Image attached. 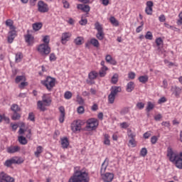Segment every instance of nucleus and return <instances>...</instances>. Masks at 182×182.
Segmentation results:
<instances>
[{
  "label": "nucleus",
  "instance_id": "obj_42",
  "mask_svg": "<svg viewBox=\"0 0 182 182\" xmlns=\"http://www.w3.org/2000/svg\"><path fill=\"white\" fill-rule=\"evenodd\" d=\"M85 17L83 16H81V20L79 21L80 25L82 26H85L87 25V19L84 18Z\"/></svg>",
  "mask_w": 182,
  "mask_h": 182
},
{
  "label": "nucleus",
  "instance_id": "obj_52",
  "mask_svg": "<svg viewBox=\"0 0 182 182\" xmlns=\"http://www.w3.org/2000/svg\"><path fill=\"white\" fill-rule=\"evenodd\" d=\"M136 107L139 109V110H141L142 109H144V103L143 102H138L136 104Z\"/></svg>",
  "mask_w": 182,
  "mask_h": 182
},
{
  "label": "nucleus",
  "instance_id": "obj_54",
  "mask_svg": "<svg viewBox=\"0 0 182 182\" xmlns=\"http://www.w3.org/2000/svg\"><path fill=\"white\" fill-rule=\"evenodd\" d=\"M129 144L132 146V147H136V140L134 139H130L129 141Z\"/></svg>",
  "mask_w": 182,
  "mask_h": 182
},
{
  "label": "nucleus",
  "instance_id": "obj_19",
  "mask_svg": "<svg viewBox=\"0 0 182 182\" xmlns=\"http://www.w3.org/2000/svg\"><path fill=\"white\" fill-rule=\"evenodd\" d=\"M21 150V148L18 146H11L7 148V153H9L10 154H12L14 153H16Z\"/></svg>",
  "mask_w": 182,
  "mask_h": 182
},
{
  "label": "nucleus",
  "instance_id": "obj_59",
  "mask_svg": "<svg viewBox=\"0 0 182 182\" xmlns=\"http://www.w3.org/2000/svg\"><path fill=\"white\" fill-rule=\"evenodd\" d=\"M25 86H28V82H21V84L18 85V87L20 89H23L25 87Z\"/></svg>",
  "mask_w": 182,
  "mask_h": 182
},
{
  "label": "nucleus",
  "instance_id": "obj_51",
  "mask_svg": "<svg viewBox=\"0 0 182 182\" xmlns=\"http://www.w3.org/2000/svg\"><path fill=\"white\" fill-rule=\"evenodd\" d=\"M28 120H31V122H35V114H33V112H30L28 114Z\"/></svg>",
  "mask_w": 182,
  "mask_h": 182
},
{
  "label": "nucleus",
  "instance_id": "obj_60",
  "mask_svg": "<svg viewBox=\"0 0 182 182\" xmlns=\"http://www.w3.org/2000/svg\"><path fill=\"white\" fill-rule=\"evenodd\" d=\"M120 126L122 129H127V127H129V124H127V122H122L120 124Z\"/></svg>",
  "mask_w": 182,
  "mask_h": 182
},
{
  "label": "nucleus",
  "instance_id": "obj_30",
  "mask_svg": "<svg viewBox=\"0 0 182 182\" xmlns=\"http://www.w3.org/2000/svg\"><path fill=\"white\" fill-rule=\"evenodd\" d=\"M116 99V95L114 94H112V92H110L108 95V102L110 105H113L114 103V100Z\"/></svg>",
  "mask_w": 182,
  "mask_h": 182
},
{
  "label": "nucleus",
  "instance_id": "obj_34",
  "mask_svg": "<svg viewBox=\"0 0 182 182\" xmlns=\"http://www.w3.org/2000/svg\"><path fill=\"white\" fill-rule=\"evenodd\" d=\"M97 75L98 74L96 71H92L88 74V77L90 80H95V79L97 77Z\"/></svg>",
  "mask_w": 182,
  "mask_h": 182
},
{
  "label": "nucleus",
  "instance_id": "obj_57",
  "mask_svg": "<svg viewBox=\"0 0 182 182\" xmlns=\"http://www.w3.org/2000/svg\"><path fill=\"white\" fill-rule=\"evenodd\" d=\"M157 140L158 139H157V136H154L151 138V142L152 144H156V143H157Z\"/></svg>",
  "mask_w": 182,
  "mask_h": 182
},
{
  "label": "nucleus",
  "instance_id": "obj_13",
  "mask_svg": "<svg viewBox=\"0 0 182 182\" xmlns=\"http://www.w3.org/2000/svg\"><path fill=\"white\" fill-rule=\"evenodd\" d=\"M145 12L147 15H152L153 14V1H149L146 2V7Z\"/></svg>",
  "mask_w": 182,
  "mask_h": 182
},
{
  "label": "nucleus",
  "instance_id": "obj_46",
  "mask_svg": "<svg viewBox=\"0 0 182 182\" xmlns=\"http://www.w3.org/2000/svg\"><path fill=\"white\" fill-rule=\"evenodd\" d=\"M140 155L142 156V157H146V156H147V149L146 148H142L141 149V151H140Z\"/></svg>",
  "mask_w": 182,
  "mask_h": 182
},
{
  "label": "nucleus",
  "instance_id": "obj_23",
  "mask_svg": "<svg viewBox=\"0 0 182 182\" xmlns=\"http://www.w3.org/2000/svg\"><path fill=\"white\" fill-rule=\"evenodd\" d=\"M107 166H109V163L106 162V159H105L101 166V169H100L101 176H103V174L106 173V168H107Z\"/></svg>",
  "mask_w": 182,
  "mask_h": 182
},
{
  "label": "nucleus",
  "instance_id": "obj_17",
  "mask_svg": "<svg viewBox=\"0 0 182 182\" xmlns=\"http://www.w3.org/2000/svg\"><path fill=\"white\" fill-rule=\"evenodd\" d=\"M173 163L177 168L182 169V152L180 153L179 157Z\"/></svg>",
  "mask_w": 182,
  "mask_h": 182
},
{
  "label": "nucleus",
  "instance_id": "obj_26",
  "mask_svg": "<svg viewBox=\"0 0 182 182\" xmlns=\"http://www.w3.org/2000/svg\"><path fill=\"white\" fill-rule=\"evenodd\" d=\"M61 146L63 149H68L69 147V140L68 138L65 137L61 139Z\"/></svg>",
  "mask_w": 182,
  "mask_h": 182
},
{
  "label": "nucleus",
  "instance_id": "obj_64",
  "mask_svg": "<svg viewBox=\"0 0 182 182\" xmlns=\"http://www.w3.org/2000/svg\"><path fill=\"white\" fill-rule=\"evenodd\" d=\"M161 117H163V116H161V114H159L154 117V119L156 122H159L161 119Z\"/></svg>",
  "mask_w": 182,
  "mask_h": 182
},
{
  "label": "nucleus",
  "instance_id": "obj_5",
  "mask_svg": "<svg viewBox=\"0 0 182 182\" xmlns=\"http://www.w3.org/2000/svg\"><path fill=\"white\" fill-rule=\"evenodd\" d=\"M38 50L41 56H47V55L50 53V48L49 47V45L45 43L38 46Z\"/></svg>",
  "mask_w": 182,
  "mask_h": 182
},
{
  "label": "nucleus",
  "instance_id": "obj_47",
  "mask_svg": "<svg viewBox=\"0 0 182 182\" xmlns=\"http://www.w3.org/2000/svg\"><path fill=\"white\" fill-rule=\"evenodd\" d=\"M77 112L79 114H83L85 113V107H83V106L78 107Z\"/></svg>",
  "mask_w": 182,
  "mask_h": 182
},
{
  "label": "nucleus",
  "instance_id": "obj_45",
  "mask_svg": "<svg viewBox=\"0 0 182 182\" xmlns=\"http://www.w3.org/2000/svg\"><path fill=\"white\" fill-rule=\"evenodd\" d=\"M145 38L149 41H151L153 39V34L151 33V31H147L145 35Z\"/></svg>",
  "mask_w": 182,
  "mask_h": 182
},
{
  "label": "nucleus",
  "instance_id": "obj_44",
  "mask_svg": "<svg viewBox=\"0 0 182 182\" xmlns=\"http://www.w3.org/2000/svg\"><path fill=\"white\" fill-rule=\"evenodd\" d=\"M72 93L70 91H67L65 92L64 94V97L65 99H66L67 100H69V99H72Z\"/></svg>",
  "mask_w": 182,
  "mask_h": 182
},
{
  "label": "nucleus",
  "instance_id": "obj_3",
  "mask_svg": "<svg viewBox=\"0 0 182 182\" xmlns=\"http://www.w3.org/2000/svg\"><path fill=\"white\" fill-rule=\"evenodd\" d=\"M42 85L46 86V89L50 92L56 83V78L48 76L46 77V80L41 81Z\"/></svg>",
  "mask_w": 182,
  "mask_h": 182
},
{
  "label": "nucleus",
  "instance_id": "obj_21",
  "mask_svg": "<svg viewBox=\"0 0 182 182\" xmlns=\"http://www.w3.org/2000/svg\"><path fill=\"white\" fill-rule=\"evenodd\" d=\"M171 90L176 97H178L180 96V93H181V89H180V87H172Z\"/></svg>",
  "mask_w": 182,
  "mask_h": 182
},
{
  "label": "nucleus",
  "instance_id": "obj_31",
  "mask_svg": "<svg viewBox=\"0 0 182 182\" xmlns=\"http://www.w3.org/2000/svg\"><path fill=\"white\" fill-rule=\"evenodd\" d=\"M91 45H92V46H94V48H99V46H100V44L99 43V41H97V39L93 38H91L90 41Z\"/></svg>",
  "mask_w": 182,
  "mask_h": 182
},
{
  "label": "nucleus",
  "instance_id": "obj_16",
  "mask_svg": "<svg viewBox=\"0 0 182 182\" xmlns=\"http://www.w3.org/2000/svg\"><path fill=\"white\" fill-rule=\"evenodd\" d=\"M72 36V34L69 32L67 33H63L61 36V42L64 45L68 41H69V38Z\"/></svg>",
  "mask_w": 182,
  "mask_h": 182
},
{
  "label": "nucleus",
  "instance_id": "obj_33",
  "mask_svg": "<svg viewBox=\"0 0 182 182\" xmlns=\"http://www.w3.org/2000/svg\"><path fill=\"white\" fill-rule=\"evenodd\" d=\"M6 26H9L10 29H16V28H15V26H14V21H12L11 19H8L6 21Z\"/></svg>",
  "mask_w": 182,
  "mask_h": 182
},
{
  "label": "nucleus",
  "instance_id": "obj_7",
  "mask_svg": "<svg viewBox=\"0 0 182 182\" xmlns=\"http://www.w3.org/2000/svg\"><path fill=\"white\" fill-rule=\"evenodd\" d=\"M167 157H168L169 161H171V163H174L176 159L180 157V155L174 153V151H173V149L168 147L167 150Z\"/></svg>",
  "mask_w": 182,
  "mask_h": 182
},
{
  "label": "nucleus",
  "instance_id": "obj_38",
  "mask_svg": "<svg viewBox=\"0 0 182 182\" xmlns=\"http://www.w3.org/2000/svg\"><path fill=\"white\" fill-rule=\"evenodd\" d=\"M153 109H154V104L151 103V102H148L146 108V112L149 113V112L153 110Z\"/></svg>",
  "mask_w": 182,
  "mask_h": 182
},
{
  "label": "nucleus",
  "instance_id": "obj_50",
  "mask_svg": "<svg viewBox=\"0 0 182 182\" xmlns=\"http://www.w3.org/2000/svg\"><path fill=\"white\" fill-rule=\"evenodd\" d=\"M127 136L129 139H134V137H136V134H134L132 130L128 131Z\"/></svg>",
  "mask_w": 182,
  "mask_h": 182
},
{
  "label": "nucleus",
  "instance_id": "obj_62",
  "mask_svg": "<svg viewBox=\"0 0 182 182\" xmlns=\"http://www.w3.org/2000/svg\"><path fill=\"white\" fill-rule=\"evenodd\" d=\"M99 75L100 77H105V76H106V71H105L104 70H101L99 73Z\"/></svg>",
  "mask_w": 182,
  "mask_h": 182
},
{
  "label": "nucleus",
  "instance_id": "obj_15",
  "mask_svg": "<svg viewBox=\"0 0 182 182\" xmlns=\"http://www.w3.org/2000/svg\"><path fill=\"white\" fill-rule=\"evenodd\" d=\"M77 9L82 11V12H85L86 14H89L90 12V6L86 4H77Z\"/></svg>",
  "mask_w": 182,
  "mask_h": 182
},
{
  "label": "nucleus",
  "instance_id": "obj_10",
  "mask_svg": "<svg viewBox=\"0 0 182 182\" xmlns=\"http://www.w3.org/2000/svg\"><path fill=\"white\" fill-rule=\"evenodd\" d=\"M21 163H23V161L21 160V159H16L15 158H11L5 161L4 166L6 167H11L12 164H21Z\"/></svg>",
  "mask_w": 182,
  "mask_h": 182
},
{
  "label": "nucleus",
  "instance_id": "obj_49",
  "mask_svg": "<svg viewBox=\"0 0 182 182\" xmlns=\"http://www.w3.org/2000/svg\"><path fill=\"white\" fill-rule=\"evenodd\" d=\"M129 112V107H124L121 110L120 114H122V115L127 114Z\"/></svg>",
  "mask_w": 182,
  "mask_h": 182
},
{
  "label": "nucleus",
  "instance_id": "obj_58",
  "mask_svg": "<svg viewBox=\"0 0 182 182\" xmlns=\"http://www.w3.org/2000/svg\"><path fill=\"white\" fill-rule=\"evenodd\" d=\"M63 4L64 8H65L66 9H68L70 6L69 2H68V1L63 0Z\"/></svg>",
  "mask_w": 182,
  "mask_h": 182
},
{
  "label": "nucleus",
  "instance_id": "obj_4",
  "mask_svg": "<svg viewBox=\"0 0 182 182\" xmlns=\"http://www.w3.org/2000/svg\"><path fill=\"white\" fill-rule=\"evenodd\" d=\"M86 129L87 130H95L97 126H99V120L96 118H90L86 122Z\"/></svg>",
  "mask_w": 182,
  "mask_h": 182
},
{
  "label": "nucleus",
  "instance_id": "obj_43",
  "mask_svg": "<svg viewBox=\"0 0 182 182\" xmlns=\"http://www.w3.org/2000/svg\"><path fill=\"white\" fill-rule=\"evenodd\" d=\"M109 21L114 26H119V21L114 16L111 17Z\"/></svg>",
  "mask_w": 182,
  "mask_h": 182
},
{
  "label": "nucleus",
  "instance_id": "obj_56",
  "mask_svg": "<svg viewBox=\"0 0 182 182\" xmlns=\"http://www.w3.org/2000/svg\"><path fill=\"white\" fill-rule=\"evenodd\" d=\"M166 102H167V99L165 97H162L159 100L158 103L161 105V103H166Z\"/></svg>",
  "mask_w": 182,
  "mask_h": 182
},
{
  "label": "nucleus",
  "instance_id": "obj_18",
  "mask_svg": "<svg viewBox=\"0 0 182 182\" xmlns=\"http://www.w3.org/2000/svg\"><path fill=\"white\" fill-rule=\"evenodd\" d=\"M59 112L60 113L59 121L60 123H63L65 122V107L63 106H61L59 107Z\"/></svg>",
  "mask_w": 182,
  "mask_h": 182
},
{
  "label": "nucleus",
  "instance_id": "obj_27",
  "mask_svg": "<svg viewBox=\"0 0 182 182\" xmlns=\"http://www.w3.org/2000/svg\"><path fill=\"white\" fill-rule=\"evenodd\" d=\"M84 38L82 36H78L74 40V43L77 45V46H80L82 45Z\"/></svg>",
  "mask_w": 182,
  "mask_h": 182
},
{
  "label": "nucleus",
  "instance_id": "obj_8",
  "mask_svg": "<svg viewBox=\"0 0 182 182\" xmlns=\"http://www.w3.org/2000/svg\"><path fill=\"white\" fill-rule=\"evenodd\" d=\"M82 122L80 119L74 121L71 124V130L74 132V133H76V132H80L82 130Z\"/></svg>",
  "mask_w": 182,
  "mask_h": 182
},
{
  "label": "nucleus",
  "instance_id": "obj_53",
  "mask_svg": "<svg viewBox=\"0 0 182 182\" xmlns=\"http://www.w3.org/2000/svg\"><path fill=\"white\" fill-rule=\"evenodd\" d=\"M128 77L129 79H134V77H136V73H134V72H130L128 73Z\"/></svg>",
  "mask_w": 182,
  "mask_h": 182
},
{
  "label": "nucleus",
  "instance_id": "obj_40",
  "mask_svg": "<svg viewBox=\"0 0 182 182\" xmlns=\"http://www.w3.org/2000/svg\"><path fill=\"white\" fill-rule=\"evenodd\" d=\"M23 58V55H22V53H17L16 54V63H19L21 60H22V58Z\"/></svg>",
  "mask_w": 182,
  "mask_h": 182
},
{
  "label": "nucleus",
  "instance_id": "obj_61",
  "mask_svg": "<svg viewBox=\"0 0 182 182\" xmlns=\"http://www.w3.org/2000/svg\"><path fill=\"white\" fill-rule=\"evenodd\" d=\"M113 58H112V55H107L106 57H105V60L106 62H107L108 63H110L111 60H112Z\"/></svg>",
  "mask_w": 182,
  "mask_h": 182
},
{
  "label": "nucleus",
  "instance_id": "obj_48",
  "mask_svg": "<svg viewBox=\"0 0 182 182\" xmlns=\"http://www.w3.org/2000/svg\"><path fill=\"white\" fill-rule=\"evenodd\" d=\"M155 42L156 43V46H161V45H163V39L160 37L156 38Z\"/></svg>",
  "mask_w": 182,
  "mask_h": 182
},
{
  "label": "nucleus",
  "instance_id": "obj_63",
  "mask_svg": "<svg viewBox=\"0 0 182 182\" xmlns=\"http://www.w3.org/2000/svg\"><path fill=\"white\" fill-rule=\"evenodd\" d=\"M179 16V20H178V25H182V12H181L178 15Z\"/></svg>",
  "mask_w": 182,
  "mask_h": 182
},
{
  "label": "nucleus",
  "instance_id": "obj_12",
  "mask_svg": "<svg viewBox=\"0 0 182 182\" xmlns=\"http://www.w3.org/2000/svg\"><path fill=\"white\" fill-rule=\"evenodd\" d=\"M102 179L104 182H112L114 178V175L112 173H106L101 175Z\"/></svg>",
  "mask_w": 182,
  "mask_h": 182
},
{
  "label": "nucleus",
  "instance_id": "obj_36",
  "mask_svg": "<svg viewBox=\"0 0 182 182\" xmlns=\"http://www.w3.org/2000/svg\"><path fill=\"white\" fill-rule=\"evenodd\" d=\"M18 141L20 144H23L25 146V144H28V140H26V138L23 136H18Z\"/></svg>",
  "mask_w": 182,
  "mask_h": 182
},
{
  "label": "nucleus",
  "instance_id": "obj_28",
  "mask_svg": "<svg viewBox=\"0 0 182 182\" xmlns=\"http://www.w3.org/2000/svg\"><path fill=\"white\" fill-rule=\"evenodd\" d=\"M11 110L14 113H19V112H21V107H19L18 105L13 104L11 107Z\"/></svg>",
  "mask_w": 182,
  "mask_h": 182
},
{
  "label": "nucleus",
  "instance_id": "obj_20",
  "mask_svg": "<svg viewBox=\"0 0 182 182\" xmlns=\"http://www.w3.org/2000/svg\"><path fill=\"white\" fill-rule=\"evenodd\" d=\"M25 41L28 45L30 46L31 45H33V37L32 36L31 34L28 33L27 35L25 36Z\"/></svg>",
  "mask_w": 182,
  "mask_h": 182
},
{
  "label": "nucleus",
  "instance_id": "obj_9",
  "mask_svg": "<svg viewBox=\"0 0 182 182\" xmlns=\"http://www.w3.org/2000/svg\"><path fill=\"white\" fill-rule=\"evenodd\" d=\"M38 12H41V14H45L46 12H48L49 7L45 2H43V1H39L38 3Z\"/></svg>",
  "mask_w": 182,
  "mask_h": 182
},
{
  "label": "nucleus",
  "instance_id": "obj_37",
  "mask_svg": "<svg viewBox=\"0 0 182 182\" xmlns=\"http://www.w3.org/2000/svg\"><path fill=\"white\" fill-rule=\"evenodd\" d=\"M139 82H141V83H146V82H149V76H147V75L140 76L139 77Z\"/></svg>",
  "mask_w": 182,
  "mask_h": 182
},
{
  "label": "nucleus",
  "instance_id": "obj_25",
  "mask_svg": "<svg viewBox=\"0 0 182 182\" xmlns=\"http://www.w3.org/2000/svg\"><path fill=\"white\" fill-rule=\"evenodd\" d=\"M42 26H43V24L41 22H37V23H33V29L36 32L38 31H40V29H42Z\"/></svg>",
  "mask_w": 182,
  "mask_h": 182
},
{
  "label": "nucleus",
  "instance_id": "obj_41",
  "mask_svg": "<svg viewBox=\"0 0 182 182\" xmlns=\"http://www.w3.org/2000/svg\"><path fill=\"white\" fill-rule=\"evenodd\" d=\"M11 119L12 120H19V119H21V114L18 112H14Z\"/></svg>",
  "mask_w": 182,
  "mask_h": 182
},
{
  "label": "nucleus",
  "instance_id": "obj_32",
  "mask_svg": "<svg viewBox=\"0 0 182 182\" xmlns=\"http://www.w3.org/2000/svg\"><path fill=\"white\" fill-rule=\"evenodd\" d=\"M118 82H119V75L117 73H115L112 77L111 83H112V85H116Z\"/></svg>",
  "mask_w": 182,
  "mask_h": 182
},
{
  "label": "nucleus",
  "instance_id": "obj_11",
  "mask_svg": "<svg viewBox=\"0 0 182 182\" xmlns=\"http://www.w3.org/2000/svg\"><path fill=\"white\" fill-rule=\"evenodd\" d=\"M0 180H2L5 182H15V178L11 177L4 171L0 173Z\"/></svg>",
  "mask_w": 182,
  "mask_h": 182
},
{
  "label": "nucleus",
  "instance_id": "obj_39",
  "mask_svg": "<svg viewBox=\"0 0 182 182\" xmlns=\"http://www.w3.org/2000/svg\"><path fill=\"white\" fill-rule=\"evenodd\" d=\"M22 80H23V82L26 80V77H25L23 75H18L15 79L16 83H19L20 82H22Z\"/></svg>",
  "mask_w": 182,
  "mask_h": 182
},
{
  "label": "nucleus",
  "instance_id": "obj_1",
  "mask_svg": "<svg viewBox=\"0 0 182 182\" xmlns=\"http://www.w3.org/2000/svg\"><path fill=\"white\" fill-rule=\"evenodd\" d=\"M90 181L89 173L80 170V167L76 166L74 168V173L68 182H89Z\"/></svg>",
  "mask_w": 182,
  "mask_h": 182
},
{
  "label": "nucleus",
  "instance_id": "obj_6",
  "mask_svg": "<svg viewBox=\"0 0 182 182\" xmlns=\"http://www.w3.org/2000/svg\"><path fill=\"white\" fill-rule=\"evenodd\" d=\"M95 28L97 31L96 38H97L99 41H103V39H105V32H103V27L101 26L100 23L97 21L95 23Z\"/></svg>",
  "mask_w": 182,
  "mask_h": 182
},
{
  "label": "nucleus",
  "instance_id": "obj_35",
  "mask_svg": "<svg viewBox=\"0 0 182 182\" xmlns=\"http://www.w3.org/2000/svg\"><path fill=\"white\" fill-rule=\"evenodd\" d=\"M110 136H109V134H105L104 135V144H105L106 146H110Z\"/></svg>",
  "mask_w": 182,
  "mask_h": 182
},
{
  "label": "nucleus",
  "instance_id": "obj_14",
  "mask_svg": "<svg viewBox=\"0 0 182 182\" xmlns=\"http://www.w3.org/2000/svg\"><path fill=\"white\" fill-rule=\"evenodd\" d=\"M15 38H16V31H15V29H11V31L9 32V36L7 38L9 43H12Z\"/></svg>",
  "mask_w": 182,
  "mask_h": 182
},
{
  "label": "nucleus",
  "instance_id": "obj_22",
  "mask_svg": "<svg viewBox=\"0 0 182 182\" xmlns=\"http://www.w3.org/2000/svg\"><path fill=\"white\" fill-rule=\"evenodd\" d=\"M126 90L129 93L133 92V90H134V82L132 81L128 82L127 85Z\"/></svg>",
  "mask_w": 182,
  "mask_h": 182
},
{
  "label": "nucleus",
  "instance_id": "obj_2",
  "mask_svg": "<svg viewBox=\"0 0 182 182\" xmlns=\"http://www.w3.org/2000/svg\"><path fill=\"white\" fill-rule=\"evenodd\" d=\"M52 103V98L46 94H44L42 97V100H39L37 102V107L41 112H45L46 110V106H50Z\"/></svg>",
  "mask_w": 182,
  "mask_h": 182
},
{
  "label": "nucleus",
  "instance_id": "obj_24",
  "mask_svg": "<svg viewBox=\"0 0 182 182\" xmlns=\"http://www.w3.org/2000/svg\"><path fill=\"white\" fill-rule=\"evenodd\" d=\"M122 92V87L119 86H114L111 88V93L114 94L115 96L117 93H120Z\"/></svg>",
  "mask_w": 182,
  "mask_h": 182
},
{
  "label": "nucleus",
  "instance_id": "obj_29",
  "mask_svg": "<svg viewBox=\"0 0 182 182\" xmlns=\"http://www.w3.org/2000/svg\"><path fill=\"white\" fill-rule=\"evenodd\" d=\"M43 152V147L42 146H38L36 148V151L34 152V154L36 157H39L41 156V153Z\"/></svg>",
  "mask_w": 182,
  "mask_h": 182
},
{
  "label": "nucleus",
  "instance_id": "obj_55",
  "mask_svg": "<svg viewBox=\"0 0 182 182\" xmlns=\"http://www.w3.org/2000/svg\"><path fill=\"white\" fill-rule=\"evenodd\" d=\"M43 41L44 42L45 45H48V43H49V36H44L43 38Z\"/></svg>",
  "mask_w": 182,
  "mask_h": 182
}]
</instances>
